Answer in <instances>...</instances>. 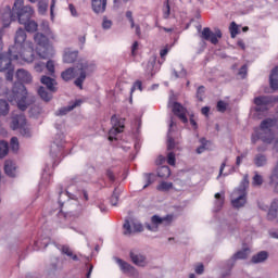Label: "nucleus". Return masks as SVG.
<instances>
[{"label": "nucleus", "mask_w": 278, "mask_h": 278, "mask_svg": "<svg viewBox=\"0 0 278 278\" xmlns=\"http://www.w3.org/2000/svg\"><path fill=\"white\" fill-rule=\"evenodd\" d=\"M24 4L25 0H15L12 10L9 12L10 20L17 21L20 25H24L28 34H35V31H38V23L31 20L34 9Z\"/></svg>", "instance_id": "f257e3e1"}, {"label": "nucleus", "mask_w": 278, "mask_h": 278, "mask_svg": "<svg viewBox=\"0 0 278 278\" xmlns=\"http://www.w3.org/2000/svg\"><path fill=\"white\" fill-rule=\"evenodd\" d=\"M79 71V76L74 81L77 88L80 90L84 88V81H86V77L91 73H94V64L88 63L86 60H79L75 67H70L61 73V77L64 81H71V79H75L76 73Z\"/></svg>", "instance_id": "f03ea898"}, {"label": "nucleus", "mask_w": 278, "mask_h": 278, "mask_svg": "<svg viewBox=\"0 0 278 278\" xmlns=\"http://www.w3.org/2000/svg\"><path fill=\"white\" fill-rule=\"evenodd\" d=\"M7 99L10 103L15 101L21 112H25L36 101V98L29 96L27 88L21 81L14 83L11 91L7 92Z\"/></svg>", "instance_id": "7ed1b4c3"}, {"label": "nucleus", "mask_w": 278, "mask_h": 278, "mask_svg": "<svg viewBox=\"0 0 278 278\" xmlns=\"http://www.w3.org/2000/svg\"><path fill=\"white\" fill-rule=\"evenodd\" d=\"M273 127H278V118H266L261 123L260 138L265 144H273Z\"/></svg>", "instance_id": "20e7f679"}, {"label": "nucleus", "mask_w": 278, "mask_h": 278, "mask_svg": "<svg viewBox=\"0 0 278 278\" xmlns=\"http://www.w3.org/2000/svg\"><path fill=\"white\" fill-rule=\"evenodd\" d=\"M247 188H249V176H244L240 187L232 193L231 204L237 210L247 205Z\"/></svg>", "instance_id": "39448f33"}, {"label": "nucleus", "mask_w": 278, "mask_h": 278, "mask_svg": "<svg viewBox=\"0 0 278 278\" xmlns=\"http://www.w3.org/2000/svg\"><path fill=\"white\" fill-rule=\"evenodd\" d=\"M9 55H11L12 60L22 58L24 62L31 64L36 58V54L34 53V42H26L25 47L15 49V52H9Z\"/></svg>", "instance_id": "423d86ee"}, {"label": "nucleus", "mask_w": 278, "mask_h": 278, "mask_svg": "<svg viewBox=\"0 0 278 278\" xmlns=\"http://www.w3.org/2000/svg\"><path fill=\"white\" fill-rule=\"evenodd\" d=\"M12 55L10 56L2 53L0 55V73H5L7 81H14V65H12Z\"/></svg>", "instance_id": "0eeeda50"}, {"label": "nucleus", "mask_w": 278, "mask_h": 278, "mask_svg": "<svg viewBox=\"0 0 278 278\" xmlns=\"http://www.w3.org/2000/svg\"><path fill=\"white\" fill-rule=\"evenodd\" d=\"M27 29L20 27L14 35V45L9 48V53H16V49L27 46Z\"/></svg>", "instance_id": "6e6552de"}, {"label": "nucleus", "mask_w": 278, "mask_h": 278, "mask_svg": "<svg viewBox=\"0 0 278 278\" xmlns=\"http://www.w3.org/2000/svg\"><path fill=\"white\" fill-rule=\"evenodd\" d=\"M200 38L206 40L211 45H218V40L223 38V31L219 28H215V31H212L210 27H204L201 31Z\"/></svg>", "instance_id": "1a4fd4ad"}, {"label": "nucleus", "mask_w": 278, "mask_h": 278, "mask_svg": "<svg viewBox=\"0 0 278 278\" xmlns=\"http://www.w3.org/2000/svg\"><path fill=\"white\" fill-rule=\"evenodd\" d=\"M116 263L118 264L122 273L124 275H127L128 277L132 278H139L140 277V271L136 269L131 264L123 261L122 258H116Z\"/></svg>", "instance_id": "9d476101"}, {"label": "nucleus", "mask_w": 278, "mask_h": 278, "mask_svg": "<svg viewBox=\"0 0 278 278\" xmlns=\"http://www.w3.org/2000/svg\"><path fill=\"white\" fill-rule=\"evenodd\" d=\"M116 263L118 264L122 273L124 275H127L128 277L132 278H139L140 277V271L136 269L131 264L123 261L122 258H116Z\"/></svg>", "instance_id": "9b49d317"}, {"label": "nucleus", "mask_w": 278, "mask_h": 278, "mask_svg": "<svg viewBox=\"0 0 278 278\" xmlns=\"http://www.w3.org/2000/svg\"><path fill=\"white\" fill-rule=\"evenodd\" d=\"M129 257L135 266H139L140 268H144L149 265V261L147 260V255L142 254L138 250H130Z\"/></svg>", "instance_id": "f8f14e48"}, {"label": "nucleus", "mask_w": 278, "mask_h": 278, "mask_svg": "<svg viewBox=\"0 0 278 278\" xmlns=\"http://www.w3.org/2000/svg\"><path fill=\"white\" fill-rule=\"evenodd\" d=\"M173 215H167L165 217H160L159 215H153L151 217V223L152 225H155L153 227H151V225H147V229H149V231H157V226L159 225H165L168 226L170 225V223H173Z\"/></svg>", "instance_id": "ddd939ff"}, {"label": "nucleus", "mask_w": 278, "mask_h": 278, "mask_svg": "<svg viewBox=\"0 0 278 278\" xmlns=\"http://www.w3.org/2000/svg\"><path fill=\"white\" fill-rule=\"evenodd\" d=\"M273 103V97L270 96H260L254 99L255 112H266L268 110L267 105Z\"/></svg>", "instance_id": "4468645a"}, {"label": "nucleus", "mask_w": 278, "mask_h": 278, "mask_svg": "<svg viewBox=\"0 0 278 278\" xmlns=\"http://www.w3.org/2000/svg\"><path fill=\"white\" fill-rule=\"evenodd\" d=\"M15 77L20 81V84H31V81H34V78L31 77V74L28 71L24 70V68L17 70L16 74H15Z\"/></svg>", "instance_id": "2eb2a0df"}, {"label": "nucleus", "mask_w": 278, "mask_h": 278, "mask_svg": "<svg viewBox=\"0 0 278 278\" xmlns=\"http://www.w3.org/2000/svg\"><path fill=\"white\" fill-rule=\"evenodd\" d=\"M81 105V100H76L75 102H71L70 105L61 108L55 112V116H66L68 112H73L75 108H79Z\"/></svg>", "instance_id": "dca6fc26"}, {"label": "nucleus", "mask_w": 278, "mask_h": 278, "mask_svg": "<svg viewBox=\"0 0 278 278\" xmlns=\"http://www.w3.org/2000/svg\"><path fill=\"white\" fill-rule=\"evenodd\" d=\"M173 113L178 116L184 123H188V117H186V109L178 102L173 104Z\"/></svg>", "instance_id": "f3484780"}, {"label": "nucleus", "mask_w": 278, "mask_h": 278, "mask_svg": "<svg viewBox=\"0 0 278 278\" xmlns=\"http://www.w3.org/2000/svg\"><path fill=\"white\" fill-rule=\"evenodd\" d=\"M41 84L47 87V90L50 92H58V81H55L54 78H51L49 76H42L40 79Z\"/></svg>", "instance_id": "a211bd4d"}, {"label": "nucleus", "mask_w": 278, "mask_h": 278, "mask_svg": "<svg viewBox=\"0 0 278 278\" xmlns=\"http://www.w3.org/2000/svg\"><path fill=\"white\" fill-rule=\"evenodd\" d=\"M253 164L256 168H264V166L268 165V155L264 153H256L253 159Z\"/></svg>", "instance_id": "6ab92c4d"}, {"label": "nucleus", "mask_w": 278, "mask_h": 278, "mask_svg": "<svg viewBox=\"0 0 278 278\" xmlns=\"http://www.w3.org/2000/svg\"><path fill=\"white\" fill-rule=\"evenodd\" d=\"M267 220H276L278 223V200H274L267 213Z\"/></svg>", "instance_id": "aec40b11"}, {"label": "nucleus", "mask_w": 278, "mask_h": 278, "mask_svg": "<svg viewBox=\"0 0 278 278\" xmlns=\"http://www.w3.org/2000/svg\"><path fill=\"white\" fill-rule=\"evenodd\" d=\"M4 173L8 177H16V163L12 160L4 162Z\"/></svg>", "instance_id": "412c9836"}, {"label": "nucleus", "mask_w": 278, "mask_h": 278, "mask_svg": "<svg viewBox=\"0 0 278 278\" xmlns=\"http://www.w3.org/2000/svg\"><path fill=\"white\" fill-rule=\"evenodd\" d=\"M108 5V0H92V10L96 14H103Z\"/></svg>", "instance_id": "4be33fe9"}, {"label": "nucleus", "mask_w": 278, "mask_h": 278, "mask_svg": "<svg viewBox=\"0 0 278 278\" xmlns=\"http://www.w3.org/2000/svg\"><path fill=\"white\" fill-rule=\"evenodd\" d=\"M34 40L36 45L42 47L43 49H47V47H49V38L42 33H36L34 36Z\"/></svg>", "instance_id": "5701e85b"}, {"label": "nucleus", "mask_w": 278, "mask_h": 278, "mask_svg": "<svg viewBox=\"0 0 278 278\" xmlns=\"http://www.w3.org/2000/svg\"><path fill=\"white\" fill-rule=\"evenodd\" d=\"M268 260V252L261 251L257 254L253 255L251 258L252 264H262Z\"/></svg>", "instance_id": "b1692460"}, {"label": "nucleus", "mask_w": 278, "mask_h": 278, "mask_svg": "<svg viewBox=\"0 0 278 278\" xmlns=\"http://www.w3.org/2000/svg\"><path fill=\"white\" fill-rule=\"evenodd\" d=\"M269 84L273 90H278V66L271 70V74L269 76Z\"/></svg>", "instance_id": "393cba45"}, {"label": "nucleus", "mask_w": 278, "mask_h": 278, "mask_svg": "<svg viewBox=\"0 0 278 278\" xmlns=\"http://www.w3.org/2000/svg\"><path fill=\"white\" fill-rule=\"evenodd\" d=\"M41 114H45V110L40 105H33L29 110L30 118H40Z\"/></svg>", "instance_id": "a878e982"}, {"label": "nucleus", "mask_w": 278, "mask_h": 278, "mask_svg": "<svg viewBox=\"0 0 278 278\" xmlns=\"http://www.w3.org/2000/svg\"><path fill=\"white\" fill-rule=\"evenodd\" d=\"M38 94H39L40 99H42V101H45L46 103H49V101H51V99H53V94L49 93V91H47V88H45V87H39Z\"/></svg>", "instance_id": "bb28decb"}, {"label": "nucleus", "mask_w": 278, "mask_h": 278, "mask_svg": "<svg viewBox=\"0 0 278 278\" xmlns=\"http://www.w3.org/2000/svg\"><path fill=\"white\" fill-rule=\"evenodd\" d=\"M251 253V250L249 248H244L241 251H238L237 253L233 254L232 260H247Z\"/></svg>", "instance_id": "cd10ccee"}, {"label": "nucleus", "mask_w": 278, "mask_h": 278, "mask_svg": "<svg viewBox=\"0 0 278 278\" xmlns=\"http://www.w3.org/2000/svg\"><path fill=\"white\" fill-rule=\"evenodd\" d=\"M10 114V103L8 100L0 99V116H8Z\"/></svg>", "instance_id": "c85d7f7f"}, {"label": "nucleus", "mask_w": 278, "mask_h": 278, "mask_svg": "<svg viewBox=\"0 0 278 278\" xmlns=\"http://www.w3.org/2000/svg\"><path fill=\"white\" fill-rule=\"evenodd\" d=\"M157 177H160L161 179H168V177H170V167L168 166L159 167Z\"/></svg>", "instance_id": "c756f323"}, {"label": "nucleus", "mask_w": 278, "mask_h": 278, "mask_svg": "<svg viewBox=\"0 0 278 278\" xmlns=\"http://www.w3.org/2000/svg\"><path fill=\"white\" fill-rule=\"evenodd\" d=\"M10 153V144L7 141H0V160H3Z\"/></svg>", "instance_id": "7c9ffc66"}, {"label": "nucleus", "mask_w": 278, "mask_h": 278, "mask_svg": "<svg viewBox=\"0 0 278 278\" xmlns=\"http://www.w3.org/2000/svg\"><path fill=\"white\" fill-rule=\"evenodd\" d=\"M77 60V52H66L63 56V62L65 64H73Z\"/></svg>", "instance_id": "2f4dec72"}, {"label": "nucleus", "mask_w": 278, "mask_h": 278, "mask_svg": "<svg viewBox=\"0 0 278 278\" xmlns=\"http://www.w3.org/2000/svg\"><path fill=\"white\" fill-rule=\"evenodd\" d=\"M156 190H159V192H168V190H173V182L162 181L156 187Z\"/></svg>", "instance_id": "473e14b6"}, {"label": "nucleus", "mask_w": 278, "mask_h": 278, "mask_svg": "<svg viewBox=\"0 0 278 278\" xmlns=\"http://www.w3.org/2000/svg\"><path fill=\"white\" fill-rule=\"evenodd\" d=\"M117 134H123V128H114L112 127L109 130V140L112 142L113 140H116V135Z\"/></svg>", "instance_id": "72a5a7b5"}, {"label": "nucleus", "mask_w": 278, "mask_h": 278, "mask_svg": "<svg viewBox=\"0 0 278 278\" xmlns=\"http://www.w3.org/2000/svg\"><path fill=\"white\" fill-rule=\"evenodd\" d=\"M262 184H264V177H262V175L256 173L252 178V186L260 188L262 187Z\"/></svg>", "instance_id": "f704fd0d"}, {"label": "nucleus", "mask_w": 278, "mask_h": 278, "mask_svg": "<svg viewBox=\"0 0 278 278\" xmlns=\"http://www.w3.org/2000/svg\"><path fill=\"white\" fill-rule=\"evenodd\" d=\"M45 67L47 68V71L49 72V75H51V77H53V75H55V62H53V60H49L45 64Z\"/></svg>", "instance_id": "c9c22d12"}, {"label": "nucleus", "mask_w": 278, "mask_h": 278, "mask_svg": "<svg viewBox=\"0 0 278 278\" xmlns=\"http://www.w3.org/2000/svg\"><path fill=\"white\" fill-rule=\"evenodd\" d=\"M229 31L231 38H236V36L240 34V29L238 28V24H236V22L230 23Z\"/></svg>", "instance_id": "e433bc0d"}, {"label": "nucleus", "mask_w": 278, "mask_h": 278, "mask_svg": "<svg viewBox=\"0 0 278 278\" xmlns=\"http://www.w3.org/2000/svg\"><path fill=\"white\" fill-rule=\"evenodd\" d=\"M10 147L13 153H18V149H20L18 138L12 137L10 141Z\"/></svg>", "instance_id": "4c0bfd02"}, {"label": "nucleus", "mask_w": 278, "mask_h": 278, "mask_svg": "<svg viewBox=\"0 0 278 278\" xmlns=\"http://www.w3.org/2000/svg\"><path fill=\"white\" fill-rule=\"evenodd\" d=\"M119 197H121V191H118V189H115L111 197V205L117 206Z\"/></svg>", "instance_id": "58836bf2"}, {"label": "nucleus", "mask_w": 278, "mask_h": 278, "mask_svg": "<svg viewBox=\"0 0 278 278\" xmlns=\"http://www.w3.org/2000/svg\"><path fill=\"white\" fill-rule=\"evenodd\" d=\"M20 134L24 138H31V129H29V127H27V126H21Z\"/></svg>", "instance_id": "ea45409f"}, {"label": "nucleus", "mask_w": 278, "mask_h": 278, "mask_svg": "<svg viewBox=\"0 0 278 278\" xmlns=\"http://www.w3.org/2000/svg\"><path fill=\"white\" fill-rule=\"evenodd\" d=\"M111 124L114 128L125 129V125L121 124V121H118V117H116V115H113L111 117Z\"/></svg>", "instance_id": "a19ab883"}, {"label": "nucleus", "mask_w": 278, "mask_h": 278, "mask_svg": "<svg viewBox=\"0 0 278 278\" xmlns=\"http://www.w3.org/2000/svg\"><path fill=\"white\" fill-rule=\"evenodd\" d=\"M124 236H131L132 230H131V224L129 223V219H126L124 225Z\"/></svg>", "instance_id": "79ce46f5"}, {"label": "nucleus", "mask_w": 278, "mask_h": 278, "mask_svg": "<svg viewBox=\"0 0 278 278\" xmlns=\"http://www.w3.org/2000/svg\"><path fill=\"white\" fill-rule=\"evenodd\" d=\"M49 9V3L41 1L38 3V12L39 14H45Z\"/></svg>", "instance_id": "37998d69"}, {"label": "nucleus", "mask_w": 278, "mask_h": 278, "mask_svg": "<svg viewBox=\"0 0 278 278\" xmlns=\"http://www.w3.org/2000/svg\"><path fill=\"white\" fill-rule=\"evenodd\" d=\"M164 8L165 10L163 16L164 18H168V16H170V0H165Z\"/></svg>", "instance_id": "c03bdc74"}, {"label": "nucleus", "mask_w": 278, "mask_h": 278, "mask_svg": "<svg viewBox=\"0 0 278 278\" xmlns=\"http://www.w3.org/2000/svg\"><path fill=\"white\" fill-rule=\"evenodd\" d=\"M217 112H220L222 114H224V112H227V103L223 100H219L217 102Z\"/></svg>", "instance_id": "a18cd8bd"}, {"label": "nucleus", "mask_w": 278, "mask_h": 278, "mask_svg": "<svg viewBox=\"0 0 278 278\" xmlns=\"http://www.w3.org/2000/svg\"><path fill=\"white\" fill-rule=\"evenodd\" d=\"M204 96H205V87L204 86L198 87V90H197V99H198V101H203V97Z\"/></svg>", "instance_id": "49530a36"}, {"label": "nucleus", "mask_w": 278, "mask_h": 278, "mask_svg": "<svg viewBox=\"0 0 278 278\" xmlns=\"http://www.w3.org/2000/svg\"><path fill=\"white\" fill-rule=\"evenodd\" d=\"M147 177V181L148 184L143 186V188H149V186H151V184H153L155 181V174H146Z\"/></svg>", "instance_id": "de8ad7c7"}, {"label": "nucleus", "mask_w": 278, "mask_h": 278, "mask_svg": "<svg viewBox=\"0 0 278 278\" xmlns=\"http://www.w3.org/2000/svg\"><path fill=\"white\" fill-rule=\"evenodd\" d=\"M175 149V139L170 137V135L167 136V151H173Z\"/></svg>", "instance_id": "09e8293b"}, {"label": "nucleus", "mask_w": 278, "mask_h": 278, "mask_svg": "<svg viewBox=\"0 0 278 278\" xmlns=\"http://www.w3.org/2000/svg\"><path fill=\"white\" fill-rule=\"evenodd\" d=\"M61 252L63 253V255H67V257H73V251H71V248H68V245H62Z\"/></svg>", "instance_id": "8fccbe9b"}, {"label": "nucleus", "mask_w": 278, "mask_h": 278, "mask_svg": "<svg viewBox=\"0 0 278 278\" xmlns=\"http://www.w3.org/2000/svg\"><path fill=\"white\" fill-rule=\"evenodd\" d=\"M136 88H138V90H142V81L137 80L134 85V87L130 90V103L132 101L131 94H134V91L136 90Z\"/></svg>", "instance_id": "3c124183"}, {"label": "nucleus", "mask_w": 278, "mask_h": 278, "mask_svg": "<svg viewBox=\"0 0 278 278\" xmlns=\"http://www.w3.org/2000/svg\"><path fill=\"white\" fill-rule=\"evenodd\" d=\"M34 68L36 71V73H42V71H45V63L43 62H37L34 65Z\"/></svg>", "instance_id": "603ef678"}, {"label": "nucleus", "mask_w": 278, "mask_h": 278, "mask_svg": "<svg viewBox=\"0 0 278 278\" xmlns=\"http://www.w3.org/2000/svg\"><path fill=\"white\" fill-rule=\"evenodd\" d=\"M215 199L217 200V205H219V207H222L223 203H225L224 193H216Z\"/></svg>", "instance_id": "864d4df0"}, {"label": "nucleus", "mask_w": 278, "mask_h": 278, "mask_svg": "<svg viewBox=\"0 0 278 278\" xmlns=\"http://www.w3.org/2000/svg\"><path fill=\"white\" fill-rule=\"evenodd\" d=\"M167 164H169V166H175V153L174 152H169L167 154Z\"/></svg>", "instance_id": "5fc2aeb1"}, {"label": "nucleus", "mask_w": 278, "mask_h": 278, "mask_svg": "<svg viewBox=\"0 0 278 278\" xmlns=\"http://www.w3.org/2000/svg\"><path fill=\"white\" fill-rule=\"evenodd\" d=\"M189 123L193 127V129H199V124H197V121H194V114L190 115Z\"/></svg>", "instance_id": "6e6d98bb"}, {"label": "nucleus", "mask_w": 278, "mask_h": 278, "mask_svg": "<svg viewBox=\"0 0 278 278\" xmlns=\"http://www.w3.org/2000/svg\"><path fill=\"white\" fill-rule=\"evenodd\" d=\"M174 75H175L176 79H178V77H186L187 72L185 68H182L179 73L176 70H174Z\"/></svg>", "instance_id": "4d7b16f0"}, {"label": "nucleus", "mask_w": 278, "mask_h": 278, "mask_svg": "<svg viewBox=\"0 0 278 278\" xmlns=\"http://www.w3.org/2000/svg\"><path fill=\"white\" fill-rule=\"evenodd\" d=\"M195 273L197 275H203V273H205V267L203 266V264H199L195 266Z\"/></svg>", "instance_id": "13d9d810"}, {"label": "nucleus", "mask_w": 278, "mask_h": 278, "mask_svg": "<svg viewBox=\"0 0 278 278\" xmlns=\"http://www.w3.org/2000/svg\"><path fill=\"white\" fill-rule=\"evenodd\" d=\"M274 142V151L278 153V134L275 136L273 135V141Z\"/></svg>", "instance_id": "bf43d9fd"}, {"label": "nucleus", "mask_w": 278, "mask_h": 278, "mask_svg": "<svg viewBox=\"0 0 278 278\" xmlns=\"http://www.w3.org/2000/svg\"><path fill=\"white\" fill-rule=\"evenodd\" d=\"M102 27L103 29H110V27H112V21L104 18L102 23Z\"/></svg>", "instance_id": "052dcab7"}, {"label": "nucleus", "mask_w": 278, "mask_h": 278, "mask_svg": "<svg viewBox=\"0 0 278 278\" xmlns=\"http://www.w3.org/2000/svg\"><path fill=\"white\" fill-rule=\"evenodd\" d=\"M132 229H134V231H136V232L142 231V224L132 223Z\"/></svg>", "instance_id": "680f3d73"}, {"label": "nucleus", "mask_w": 278, "mask_h": 278, "mask_svg": "<svg viewBox=\"0 0 278 278\" xmlns=\"http://www.w3.org/2000/svg\"><path fill=\"white\" fill-rule=\"evenodd\" d=\"M106 177H109L110 181H115L114 172L112 169L106 170Z\"/></svg>", "instance_id": "e2e57ef3"}, {"label": "nucleus", "mask_w": 278, "mask_h": 278, "mask_svg": "<svg viewBox=\"0 0 278 278\" xmlns=\"http://www.w3.org/2000/svg\"><path fill=\"white\" fill-rule=\"evenodd\" d=\"M41 27H43L42 31L47 35L51 34V29L49 28V24L42 23Z\"/></svg>", "instance_id": "0e129e2a"}, {"label": "nucleus", "mask_w": 278, "mask_h": 278, "mask_svg": "<svg viewBox=\"0 0 278 278\" xmlns=\"http://www.w3.org/2000/svg\"><path fill=\"white\" fill-rule=\"evenodd\" d=\"M161 58H166L168 55V46H166L163 50L160 51Z\"/></svg>", "instance_id": "69168bd1"}, {"label": "nucleus", "mask_w": 278, "mask_h": 278, "mask_svg": "<svg viewBox=\"0 0 278 278\" xmlns=\"http://www.w3.org/2000/svg\"><path fill=\"white\" fill-rule=\"evenodd\" d=\"M70 12L72 16H77V9H75V5L70 4Z\"/></svg>", "instance_id": "338daca9"}, {"label": "nucleus", "mask_w": 278, "mask_h": 278, "mask_svg": "<svg viewBox=\"0 0 278 278\" xmlns=\"http://www.w3.org/2000/svg\"><path fill=\"white\" fill-rule=\"evenodd\" d=\"M239 75H241L242 77H244L247 75V65H243L240 70H239Z\"/></svg>", "instance_id": "774afa93"}]
</instances>
